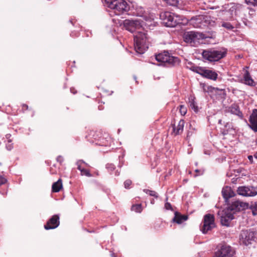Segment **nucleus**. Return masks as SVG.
Masks as SVG:
<instances>
[{
	"mask_svg": "<svg viewBox=\"0 0 257 257\" xmlns=\"http://www.w3.org/2000/svg\"><path fill=\"white\" fill-rule=\"evenodd\" d=\"M132 210L136 212L141 213L143 210L142 206L141 204L133 205Z\"/></svg>",
	"mask_w": 257,
	"mask_h": 257,
	"instance_id": "a878e982",
	"label": "nucleus"
},
{
	"mask_svg": "<svg viewBox=\"0 0 257 257\" xmlns=\"http://www.w3.org/2000/svg\"><path fill=\"white\" fill-rule=\"evenodd\" d=\"M195 172L196 173H198V174L195 175L194 177H196V176H197L198 175H202L203 174V173H204V171H202V170H200L196 169V170H195Z\"/></svg>",
	"mask_w": 257,
	"mask_h": 257,
	"instance_id": "79ce46f5",
	"label": "nucleus"
},
{
	"mask_svg": "<svg viewBox=\"0 0 257 257\" xmlns=\"http://www.w3.org/2000/svg\"><path fill=\"white\" fill-rule=\"evenodd\" d=\"M84 164L86 166H89V165L85 163L84 161L82 160H80L78 161L76 163V165H77V169L81 172V170H83V168L81 167V164Z\"/></svg>",
	"mask_w": 257,
	"mask_h": 257,
	"instance_id": "2f4dec72",
	"label": "nucleus"
},
{
	"mask_svg": "<svg viewBox=\"0 0 257 257\" xmlns=\"http://www.w3.org/2000/svg\"><path fill=\"white\" fill-rule=\"evenodd\" d=\"M249 209L251 211L253 215H257V201L252 203L249 206Z\"/></svg>",
	"mask_w": 257,
	"mask_h": 257,
	"instance_id": "393cba45",
	"label": "nucleus"
},
{
	"mask_svg": "<svg viewBox=\"0 0 257 257\" xmlns=\"http://www.w3.org/2000/svg\"><path fill=\"white\" fill-rule=\"evenodd\" d=\"M145 13V11L144 9L142 7H140L137 10L136 15L138 17H144Z\"/></svg>",
	"mask_w": 257,
	"mask_h": 257,
	"instance_id": "c85d7f7f",
	"label": "nucleus"
},
{
	"mask_svg": "<svg viewBox=\"0 0 257 257\" xmlns=\"http://www.w3.org/2000/svg\"><path fill=\"white\" fill-rule=\"evenodd\" d=\"M62 188V180L59 179L57 182L54 183L52 186V190L53 192H58Z\"/></svg>",
	"mask_w": 257,
	"mask_h": 257,
	"instance_id": "b1692460",
	"label": "nucleus"
},
{
	"mask_svg": "<svg viewBox=\"0 0 257 257\" xmlns=\"http://www.w3.org/2000/svg\"><path fill=\"white\" fill-rule=\"evenodd\" d=\"M192 71L200 74L203 77L215 81L217 79L218 74L212 70L206 69L204 67L193 65L190 67Z\"/></svg>",
	"mask_w": 257,
	"mask_h": 257,
	"instance_id": "0eeeda50",
	"label": "nucleus"
},
{
	"mask_svg": "<svg viewBox=\"0 0 257 257\" xmlns=\"http://www.w3.org/2000/svg\"><path fill=\"white\" fill-rule=\"evenodd\" d=\"M165 208L167 210H172V206H171V204L169 202H167L165 203Z\"/></svg>",
	"mask_w": 257,
	"mask_h": 257,
	"instance_id": "a19ab883",
	"label": "nucleus"
},
{
	"mask_svg": "<svg viewBox=\"0 0 257 257\" xmlns=\"http://www.w3.org/2000/svg\"><path fill=\"white\" fill-rule=\"evenodd\" d=\"M81 174L82 175H85L87 177H91L92 175L90 173L89 171L88 170L85 169H83V170H81Z\"/></svg>",
	"mask_w": 257,
	"mask_h": 257,
	"instance_id": "473e14b6",
	"label": "nucleus"
},
{
	"mask_svg": "<svg viewBox=\"0 0 257 257\" xmlns=\"http://www.w3.org/2000/svg\"><path fill=\"white\" fill-rule=\"evenodd\" d=\"M221 91H223V92H224V90H223V89H221ZM224 93L225 94V93Z\"/></svg>",
	"mask_w": 257,
	"mask_h": 257,
	"instance_id": "13d9d810",
	"label": "nucleus"
},
{
	"mask_svg": "<svg viewBox=\"0 0 257 257\" xmlns=\"http://www.w3.org/2000/svg\"><path fill=\"white\" fill-rule=\"evenodd\" d=\"M204 19V16H196L195 17H193L192 18H191V19H190V21L191 22H193V21H196V23H200L201 21L202 20V19Z\"/></svg>",
	"mask_w": 257,
	"mask_h": 257,
	"instance_id": "c756f323",
	"label": "nucleus"
},
{
	"mask_svg": "<svg viewBox=\"0 0 257 257\" xmlns=\"http://www.w3.org/2000/svg\"><path fill=\"white\" fill-rule=\"evenodd\" d=\"M106 169H107L109 171H113L114 168H115V167L114 166V165L112 164H107L106 165Z\"/></svg>",
	"mask_w": 257,
	"mask_h": 257,
	"instance_id": "4c0bfd02",
	"label": "nucleus"
},
{
	"mask_svg": "<svg viewBox=\"0 0 257 257\" xmlns=\"http://www.w3.org/2000/svg\"><path fill=\"white\" fill-rule=\"evenodd\" d=\"M134 79H135V80H136V79H137V77H136V76H134Z\"/></svg>",
	"mask_w": 257,
	"mask_h": 257,
	"instance_id": "5fc2aeb1",
	"label": "nucleus"
},
{
	"mask_svg": "<svg viewBox=\"0 0 257 257\" xmlns=\"http://www.w3.org/2000/svg\"><path fill=\"white\" fill-rule=\"evenodd\" d=\"M214 115H215V113H214V114H213V115L211 116V118L213 117Z\"/></svg>",
	"mask_w": 257,
	"mask_h": 257,
	"instance_id": "864d4df0",
	"label": "nucleus"
},
{
	"mask_svg": "<svg viewBox=\"0 0 257 257\" xmlns=\"http://www.w3.org/2000/svg\"><path fill=\"white\" fill-rule=\"evenodd\" d=\"M253 238L254 233L252 231L247 230H242L239 235L240 242L247 245L251 243V241Z\"/></svg>",
	"mask_w": 257,
	"mask_h": 257,
	"instance_id": "f8f14e48",
	"label": "nucleus"
},
{
	"mask_svg": "<svg viewBox=\"0 0 257 257\" xmlns=\"http://www.w3.org/2000/svg\"><path fill=\"white\" fill-rule=\"evenodd\" d=\"M155 58L158 62L170 66H176L179 65L180 63V59L177 57L171 56L167 51L156 54Z\"/></svg>",
	"mask_w": 257,
	"mask_h": 257,
	"instance_id": "39448f33",
	"label": "nucleus"
},
{
	"mask_svg": "<svg viewBox=\"0 0 257 257\" xmlns=\"http://www.w3.org/2000/svg\"><path fill=\"white\" fill-rule=\"evenodd\" d=\"M168 5L176 7L179 3V0H164Z\"/></svg>",
	"mask_w": 257,
	"mask_h": 257,
	"instance_id": "bb28decb",
	"label": "nucleus"
},
{
	"mask_svg": "<svg viewBox=\"0 0 257 257\" xmlns=\"http://www.w3.org/2000/svg\"><path fill=\"white\" fill-rule=\"evenodd\" d=\"M151 203L152 204H154L155 203V200L154 199H152L151 200Z\"/></svg>",
	"mask_w": 257,
	"mask_h": 257,
	"instance_id": "09e8293b",
	"label": "nucleus"
},
{
	"mask_svg": "<svg viewBox=\"0 0 257 257\" xmlns=\"http://www.w3.org/2000/svg\"><path fill=\"white\" fill-rule=\"evenodd\" d=\"M248 125L253 132H257V113H251Z\"/></svg>",
	"mask_w": 257,
	"mask_h": 257,
	"instance_id": "a211bd4d",
	"label": "nucleus"
},
{
	"mask_svg": "<svg viewBox=\"0 0 257 257\" xmlns=\"http://www.w3.org/2000/svg\"><path fill=\"white\" fill-rule=\"evenodd\" d=\"M214 219V216L213 214H207L204 216L203 224L201 228V230L203 234L207 233L215 227Z\"/></svg>",
	"mask_w": 257,
	"mask_h": 257,
	"instance_id": "1a4fd4ad",
	"label": "nucleus"
},
{
	"mask_svg": "<svg viewBox=\"0 0 257 257\" xmlns=\"http://www.w3.org/2000/svg\"><path fill=\"white\" fill-rule=\"evenodd\" d=\"M254 158H255V159H257V152H256V153L255 154V155H254Z\"/></svg>",
	"mask_w": 257,
	"mask_h": 257,
	"instance_id": "603ef678",
	"label": "nucleus"
},
{
	"mask_svg": "<svg viewBox=\"0 0 257 257\" xmlns=\"http://www.w3.org/2000/svg\"><path fill=\"white\" fill-rule=\"evenodd\" d=\"M248 159L251 163L253 162V157L252 156H248Z\"/></svg>",
	"mask_w": 257,
	"mask_h": 257,
	"instance_id": "a18cd8bd",
	"label": "nucleus"
},
{
	"mask_svg": "<svg viewBox=\"0 0 257 257\" xmlns=\"http://www.w3.org/2000/svg\"><path fill=\"white\" fill-rule=\"evenodd\" d=\"M0 165H1V164L0 163Z\"/></svg>",
	"mask_w": 257,
	"mask_h": 257,
	"instance_id": "680f3d73",
	"label": "nucleus"
},
{
	"mask_svg": "<svg viewBox=\"0 0 257 257\" xmlns=\"http://www.w3.org/2000/svg\"><path fill=\"white\" fill-rule=\"evenodd\" d=\"M232 212L230 210L225 209L222 211L220 216V222L222 225L229 226L230 221L233 219Z\"/></svg>",
	"mask_w": 257,
	"mask_h": 257,
	"instance_id": "2eb2a0df",
	"label": "nucleus"
},
{
	"mask_svg": "<svg viewBox=\"0 0 257 257\" xmlns=\"http://www.w3.org/2000/svg\"><path fill=\"white\" fill-rule=\"evenodd\" d=\"M163 24L168 27H175L182 23V17L170 12L161 13L160 15Z\"/></svg>",
	"mask_w": 257,
	"mask_h": 257,
	"instance_id": "7ed1b4c3",
	"label": "nucleus"
},
{
	"mask_svg": "<svg viewBox=\"0 0 257 257\" xmlns=\"http://www.w3.org/2000/svg\"><path fill=\"white\" fill-rule=\"evenodd\" d=\"M234 250L229 245L224 244L215 253L214 257H232Z\"/></svg>",
	"mask_w": 257,
	"mask_h": 257,
	"instance_id": "9b49d317",
	"label": "nucleus"
},
{
	"mask_svg": "<svg viewBox=\"0 0 257 257\" xmlns=\"http://www.w3.org/2000/svg\"><path fill=\"white\" fill-rule=\"evenodd\" d=\"M252 112H253V113L257 112V109H253Z\"/></svg>",
	"mask_w": 257,
	"mask_h": 257,
	"instance_id": "8fccbe9b",
	"label": "nucleus"
},
{
	"mask_svg": "<svg viewBox=\"0 0 257 257\" xmlns=\"http://www.w3.org/2000/svg\"><path fill=\"white\" fill-rule=\"evenodd\" d=\"M248 206V204L247 203L236 200L232 202L230 206L226 209L230 210V212H232L233 214H234L236 212L240 211L247 208Z\"/></svg>",
	"mask_w": 257,
	"mask_h": 257,
	"instance_id": "ddd939ff",
	"label": "nucleus"
},
{
	"mask_svg": "<svg viewBox=\"0 0 257 257\" xmlns=\"http://www.w3.org/2000/svg\"><path fill=\"white\" fill-rule=\"evenodd\" d=\"M107 7L114 10L116 15H120L127 11L130 7L124 0H104Z\"/></svg>",
	"mask_w": 257,
	"mask_h": 257,
	"instance_id": "20e7f679",
	"label": "nucleus"
},
{
	"mask_svg": "<svg viewBox=\"0 0 257 257\" xmlns=\"http://www.w3.org/2000/svg\"><path fill=\"white\" fill-rule=\"evenodd\" d=\"M185 121L183 119H181L178 123L177 125L172 124L171 135L174 136L181 134L183 131Z\"/></svg>",
	"mask_w": 257,
	"mask_h": 257,
	"instance_id": "f3484780",
	"label": "nucleus"
},
{
	"mask_svg": "<svg viewBox=\"0 0 257 257\" xmlns=\"http://www.w3.org/2000/svg\"><path fill=\"white\" fill-rule=\"evenodd\" d=\"M71 91L72 93H73V94H75V92H72L71 89Z\"/></svg>",
	"mask_w": 257,
	"mask_h": 257,
	"instance_id": "bf43d9fd",
	"label": "nucleus"
},
{
	"mask_svg": "<svg viewBox=\"0 0 257 257\" xmlns=\"http://www.w3.org/2000/svg\"><path fill=\"white\" fill-rule=\"evenodd\" d=\"M123 26L125 30L133 33L140 28V23L137 20L126 19L123 21Z\"/></svg>",
	"mask_w": 257,
	"mask_h": 257,
	"instance_id": "4468645a",
	"label": "nucleus"
},
{
	"mask_svg": "<svg viewBox=\"0 0 257 257\" xmlns=\"http://www.w3.org/2000/svg\"><path fill=\"white\" fill-rule=\"evenodd\" d=\"M188 105L195 112L198 111V107L195 100V97L194 96L191 95L189 97Z\"/></svg>",
	"mask_w": 257,
	"mask_h": 257,
	"instance_id": "4be33fe9",
	"label": "nucleus"
},
{
	"mask_svg": "<svg viewBox=\"0 0 257 257\" xmlns=\"http://www.w3.org/2000/svg\"><path fill=\"white\" fill-rule=\"evenodd\" d=\"M119 132H120V130H119V129H118V133H119Z\"/></svg>",
	"mask_w": 257,
	"mask_h": 257,
	"instance_id": "4d7b16f0",
	"label": "nucleus"
},
{
	"mask_svg": "<svg viewBox=\"0 0 257 257\" xmlns=\"http://www.w3.org/2000/svg\"><path fill=\"white\" fill-rule=\"evenodd\" d=\"M243 80L244 81V83L246 85H248L249 86H254L255 82L254 80L252 79L249 72L246 70L243 75Z\"/></svg>",
	"mask_w": 257,
	"mask_h": 257,
	"instance_id": "412c9836",
	"label": "nucleus"
},
{
	"mask_svg": "<svg viewBox=\"0 0 257 257\" xmlns=\"http://www.w3.org/2000/svg\"><path fill=\"white\" fill-rule=\"evenodd\" d=\"M69 22H70V23H71L72 25H74L73 22V20H72V19H70V20H69Z\"/></svg>",
	"mask_w": 257,
	"mask_h": 257,
	"instance_id": "3c124183",
	"label": "nucleus"
},
{
	"mask_svg": "<svg viewBox=\"0 0 257 257\" xmlns=\"http://www.w3.org/2000/svg\"><path fill=\"white\" fill-rule=\"evenodd\" d=\"M205 38L206 37L203 33L193 31L186 32L183 35L184 41L193 46L199 44L200 40Z\"/></svg>",
	"mask_w": 257,
	"mask_h": 257,
	"instance_id": "423d86ee",
	"label": "nucleus"
},
{
	"mask_svg": "<svg viewBox=\"0 0 257 257\" xmlns=\"http://www.w3.org/2000/svg\"><path fill=\"white\" fill-rule=\"evenodd\" d=\"M6 182V179L2 176H0V185L4 184Z\"/></svg>",
	"mask_w": 257,
	"mask_h": 257,
	"instance_id": "ea45409f",
	"label": "nucleus"
},
{
	"mask_svg": "<svg viewBox=\"0 0 257 257\" xmlns=\"http://www.w3.org/2000/svg\"><path fill=\"white\" fill-rule=\"evenodd\" d=\"M226 52V49L224 48L210 49L203 50L202 56L204 59L209 62H216L225 57Z\"/></svg>",
	"mask_w": 257,
	"mask_h": 257,
	"instance_id": "f03ea898",
	"label": "nucleus"
},
{
	"mask_svg": "<svg viewBox=\"0 0 257 257\" xmlns=\"http://www.w3.org/2000/svg\"><path fill=\"white\" fill-rule=\"evenodd\" d=\"M23 109L24 110H28V106L26 104H23Z\"/></svg>",
	"mask_w": 257,
	"mask_h": 257,
	"instance_id": "c03bdc74",
	"label": "nucleus"
},
{
	"mask_svg": "<svg viewBox=\"0 0 257 257\" xmlns=\"http://www.w3.org/2000/svg\"><path fill=\"white\" fill-rule=\"evenodd\" d=\"M221 26L228 30H232L234 28V27L229 22H223Z\"/></svg>",
	"mask_w": 257,
	"mask_h": 257,
	"instance_id": "7c9ffc66",
	"label": "nucleus"
},
{
	"mask_svg": "<svg viewBox=\"0 0 257 257\" xmlns=\"http://www.w3.org/2000/svg\"><path fill=\"white\" fill-rule=\"evenodd\" d=\"M222 194L224 198L225 202H227L228 199L235 195V193L231 190L230 187H225L223 188L222 190Z\"/></svg>",
	"mask_w": 257,
	"mask_h": 257,
	"instance_id": "6ab92c4d",
	"label": "nucleus"
},
{
	"mask_svg": "<svg viewBox=\"0 0 257 257\" xmlns=\"http://www.w3.org/2000/svg\"><path fill=\"white\" fill-rule=\"evenodd\" d=\"M207 88H208V90L209 91L211 90V89H214V88H212V86H208Z\"/></svg>",
	"mask_w": 257,
	"mask_h": 257,
	"instance_id": "de8ad7c7",
	"label": "nucleus"
},
{
	"mask_svg": "<svg viewBox=\"0 0 257 257\" xmlns=\"http://www.w3.org/2000/svg\"><path fill=\"white\" fill-rule=\"evenodd\" d=\"M8 143L6 144V147L8 151H11L13 148V144L12 143V140H10L8 141Z\"/></svg>",
	"mask_w": 257,
	"mask_h": 257,
	"instance_id": "72a5a7b5",
	"label": "nucleus"
},
{
	"mask_svg": "<svg viewBox=\"0 0 257 257\" xmlns=\"http://www.w3.org/2000/svg\"><path fill=\"white\" fill-rule=\"evenodd\" d=\"M144 192L147 194H149V195H150L151 196H153V197H155L156 198H157L158 197L157 193L154 191L150 190L148 189H144Z\"/></svg>",
	"mask_w": 257,
	"mask_h": 257,
	"instance_id": "cd10ccee",
	"label": "nucleus"
},
{
	"mask_svg": "<svg viewBox=\"0 0 257 257\" xmlns=\"http://www.w3.org/2000/svg\"><path fill=\"white\" fill-rule=\"evenodd\" d=\"M63 158L61 156H59L57 158V161L60 163H62L63 162Z\"/></svg>",
	"mask_w": 257,
	"mask_h": 257,
	"instance_id": "37998d69",
	"label": "nucleus"
},
{
	"mask_svg": "<svg viewBox=\"0 0 257 257\" xmlns=\"http://www.w3.org/2000/svg\"><path fill=\"white\" fill-rule=\"evenodd\" d=\"M132 182L131 180H126L124 182V187L126 189L129 188L130 186L132 184Z\"/></svg>",
	"mask_w": 257,
	"mask_h": 257,
	"instance_id": "c9c22d12",
	"label": "nucleus"
},
{
	"mask_svg": "<svg viewBox=\"0 0 257 257\" xmlns=\"http://www.w3.org/2000/svg\"><path fill=\"white\" fill-rule=\"evenodd\" d=\"M180 112H187V109L184 105H180Z\"/></svg>",
	"mask_w": 257,
	"mask_h": 257,
	"instance_id": "58836bf2",
	"label": "nucleus"
},
{
	"mask_svg": "<svg viewBox=\"0 0 257 257\" xmlns=\"http://www.w3.org/2000/svg\"><path fill=\"white\" fill-rule=\"evenodd\" d=\"M218 122L220 124H224L225 130L227 133L231 132V131H233L234 133H235V128H233L232 123L230 122H226L224 118L219 119L218 120Z\"/></svg>",
	"mask_w": 257,
	"mask_h": 257,
	"instance_id": "5701e85b",
	"label": "nucleus"
},
{
	"mask_svg": "<svg viewBox=\"0 0 257 257\" xmlns=\"http://www.w3.org/2000/svg\"><path fill=\"white\" fill-rule=\"evenodd\" d=\"M134 46L136 51L139 54H143L148 49L149 44L147 35L145 32L137 31L134 35Z\"/></svg>",
	"mask_w": 257,
	"mask_h": 257,
	"instance_id": "f257e3e1",
	"label": "nucleus"
},
{
	"mask_svg": "<svg viewBox=\"0 0 257 257\" xmlns=\"http://www.w3.org/2000/svg\"><path fill=\"white\" fill-rule=\"evenodd\" d=\"M238 194L245 197H253L257 195V187L240 186L237 188Z\"/></svg>",
	"mask_w": 257,
	"mask_h": 257,
	"instance_id": "9d476101",
	"label": "nucleus"
},
{
	"mask_svg": "<svg viewBox=\"0 0 257 257\" xmlns=\"http://www.w3.org/2000/svg\"><path fill=\"white\" fill-rule=\"evenodd\" d=\"M89 136H92V138L95 140H98V135L97 134H96L95 132H90V134L89 135Z\"/></svg>",
	"mask_w": 257,
	"mask_h": 257,
	"instance_id": "e433bc0d",
	"label": "nucleus"
},
{
	"mask_svg": "<svg viewBox=\"0 0 257 257\" xmlns=\"http://www.w3.org/2000/svg\"><path fill=\"white\" fill-rule=\"evenodd\" d=\"M245 2H246V1H245ZM245 3H246L247 4H248L246 2H245Z\"/></svg>",
	"mask_w": 257,
	"mask_h": 257,
	"instance_id": "052dcab7",
	"label": "nucleus"
},
{
	"mask_svg": "<svg viewBox=\"0 0 257 257\" xmlns=\"http://www.w3.org/2000/svg\"><path fill=\"white\" fill-rule=\"evenodd\" d=\"M239 11V6L233 5L228 10L226 7L224 9L221 10L219 12L220 16L222 17V19L226 21H231L233 20V16L238 15Z\"/></svg>",
	"mask_w": 257,
	"mask_h": 257,
	"instance_id": "6e6552de",
	"label": "nucleus"
},
{
	"mask_svg": "<svg viewBox=\"0 0 257 257\" xmlns=\"http://www.w3.org/2000/svg\"><path fill=\"white\" fill-rule=\"evenodd\" d=\"M11 137V134H7V135H6V139H8V141H9L10 140H11V139H10Z\"/></svg>",
	"mask_w": 257,
	"mask_h": 257,
	"instance_id": "49530a36",
	"label": "nucleus"
},
{
	"mask_svg": "<svg viewBox=\"0 0 257 257\" xmlns=\"http://www.w3.org/2000/svg\"><path fill=\"white\" fill-rule=\"evenodd\" d=\"M188 216L185 215H181L180 213L176 212L175 213L174 217L173 219V222L178 224H181L184 221L187 220Z\"/></svg>",
	"mask_w": 257,
	"mask_h": 257,
	"instance_id": "aec40b11",
	"label": "nucleus"
},
{
	"mask_svg": "<svg viewBox=\"0 0 257 257\" xmlns=\"http://www.w3.org/2000/svg\"><path fill=\"white\" fill-rule=\"evenodd\" d=\"M203 89H204V91H206V89H205V87H204V86Z\"/></svg>",
	"mask_w": 257,
	"mask_h": 257,
	"instance_id": "6e6d98bb",
	"label": "nucleus"
},
{
	"mask_svg": "<svg viewBox=\"0 0 257 257\" xmlns=\"http://www.w3.org/2000/svg\"><path fill=\"white\" fill-rule=\"evenodd\" d=\"M248 5L252 6H257V0H245Z\"/></svg>",
	"mask_w": 257,
	"mask_h": 257,
	"instance_id": "f704fd0d",
	"label": "nucleus"
},
{
	"mask_svg": "<svg viewBox=\"0 0 257 257\" xmlns=\"http://www.w3.org/2000/svg\"><path fill=\"white\" fill-rule=\"evenodd\" d=\"M59 217L57 215H53L45 225L44 228L46 230L54 229L59 225Z\"/></svg>",
	"mask_w": 257,
	"mask_h": 257,
	"instance_id": "dca6fc26",
	"label": "nucleus"
}]
</instances>
